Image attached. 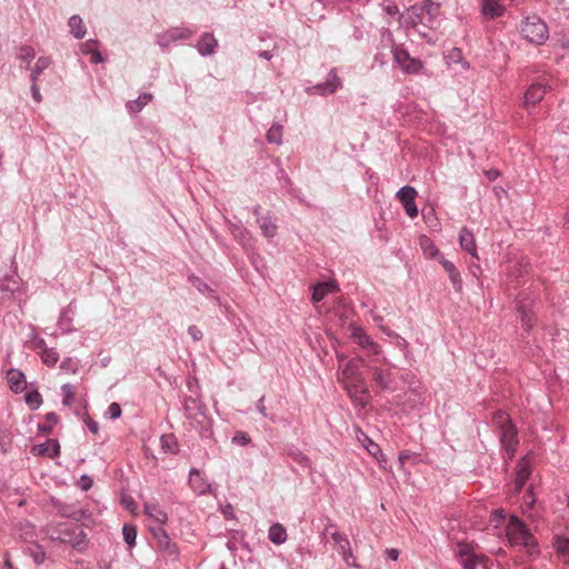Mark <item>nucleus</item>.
I'll list each match as a JSON object with an SVG mask.
<instances>
[{
  "label": "nucleus",
  "instance_id": "1",
  "mask_svg": "<svg viewBox=\"0 0 569 569\" xmlns=\"http://www.w3.org/2000/svg\"><path fill=\"white\" fill-rule=\"evenodd\" d=\"M508 541L513 547H523L531 557L540 555L539 543L527 525L516 515H511L506 528Z\"/></svg>",
  "mask_w": 569,
  "mask_h": 569
},
{
  "label": "nucleus",
  "instance_id": "2",
  "mask_svg": "<svg viewBox=\"0 0 569 569\" xmlns=\"http://www.w3.org/2000/svg\"><path fill=\"white\" fill-rule=\"evenodd\" d=\"M438 9V6H433V3L428 6H411L406 13L400 16V23L407 29L420 26L433 28Z\"/></svg>",
  "mask_w": 569,
  "mask_h": 569
},
{
  "label": "nucleus",
  "instance_id": "3",
  "mask_svg": "<svg viewBox=\"0 0 569 569\" xmlns=\"http://www.w3.org/2000/svg\"><path fill=\"white\" fill-rule=\"evenodd\" d=\"M520 33L523 39L536 46H541L549 39V29L537 14L527 16L521 20Z\"/></svg>",
  "mask_w": 569,
  "mask_h": 569
},
{
  "label": "nucleus",
  "instance_id": "4",
  "mask_svg": "<svg viewBox=\"0 0 569 569\" xmlns=\"http://www.w3.org/2000/svg\"><path fill=\"white\" fill-rule=\"evenodd\" d=\"M183 410L186 417L190 420L191 425L199 430H208L211 426V419L206 412L204 405L193 397H186L183 402Z\"/></svg>",
  "mask_w": 569,
  "mask_h": 569
},
{
  "label": "nucleus",
  "instance_id": "5",
  "mask_svg": "<svg viewBox=\"0 0 569 569\" xmlns=\"http://www.w3.org/2000/svg\"><path fill=\"white\" fill-rule=\"evenodd\" d=\"M497 423L500 428V442L502 448L507 451L509 458L515 453L516 446L518 445V432L516 427L511 423L509 417L499 412L496 417Z\"/></svg>",
  "mask_w": 569,
  "mask_h": 569
},
{
  "label": "nucleus",
  "instance_id": "6",
  "mask_svg": "<svg viewBox=\"0 0 569 569\" xmlns=\"http://www.w3.org/2000/svg\"><path fill=\"white\" fill-rule=\"evenodd\" d=\"M391 53L395 64L406 74H418L423 68L421 60L411 57L401 44H392Z\"/></svg>",
  "mask_w": 569,
  "mask_h": 569
},
{
  "label": "nucleus",
  "instance_id": "7",
  "mask_svg": "<svg viewBox=\"0 0 569 569\" xmlns=\"http://www.w3.org/2000/svg\"><path fill=\"white\" fill-rule=\"evenodd\" d=\"M457 556L465 569L487 568L489 561L486 556L472 552L468 545L459 546Z\"/></svg>",
  "mask_w": 569,
  "mask_h": 569
},
{
  "label": "nucleus",
  "instance_id": "8",
  "mask_svg": "<svg viewBox=\"0 0 569 569\" xmlns=\"http://www.w3.org/2000/svg\"><path fill=\"white\" fill-rule=\"evenodd\" d=\"M325 535H329L331 539L338 547L339 553L342 556L345 562L350 565V559L352 558V552L350 548V541L348 537L341 532H339L336 528V525L329 522L325 528Z\"/></svg>",
  "mask_w": 569,
  "mask_h": 569
},
{
  "label": "nucleus",
  "instance_id": "9",
  "mask_svg": "<svg viewBox=\"0 0 569 569\" xmlns=\"http://www.w3.org/2000/svg\"><path fill=\"white\" fill-rule=\"evenodd\" d=\"M59 533L58 539L73 548L80 549L86 542V533L78 526L60 525Z\"/></svg>",
  "mask_w": 569,
  "mask_h": 569
},
{
  "label": "nucleus",
  "instance_id": "10",
  "mask_svg": "<svg viewBox=\"0 0 569 569\" xmlns=\"http://www.w3.org/2000/svg\"><path fill=\"white\" fill-rule=\"evenodd\" d=\"M397 199L403 206L406 213L410 218L418 216V208L416 204V198L418 197L417 190L411 186H405L400 188L396 193Z\"/></svg>",
  "mask_w": 569,
  "mask_h": 569
},
{
  "label": "nucleus",
  "instance_id": "11",
  "mask_svg": "<svg viewBox=\"0 0 569 569\" xmlns=\"http://www.w3.org/2000/svg\"><path fill=\"white\" fill-rule=\"evenodd\" d=\"M21 288V278L17 274L4 276L0 279V303L13 298Z\"/></svg>",
  "mask_w": 569,
  "mask_h": 569
},
{
  "label": "nucleus",
  "instance_id": "12",
  "mask_svg": "<svg viewBox=\"0 0 569 569\" xmlns=\"http://www.w3.org/2000/svg\"><path fill=\"white\" fill-rule=\"evenodd\" d=\"M533 300L529 297H518L516 308L520 315L521 323L525 330H530L533 327L532 313Z\"/></svg>",
  "mask_w": 569,
  "mask_h": 569
},
{
  "label": "nucleus",
  "instance_id": "13",
  "mask_svg": "<svg viewBox=\"0 0 569 569\" xmlns=\"http://www.w3.org/2000/svg\"><path fill=\"white\" fill-rule=\"evenodd\" d=\"M342 86L341 79L337 74V69L332 68L325 82L317 83L312 87V92L321 96H328L335 93Z\"/></svg>",
  "mask_w": 569,
  "mask_h": 569
},
{
  "label": "nucleus",
  "instance_id": "14",
  "mask_svg": "<svg viewBox=\"0 0 569 569\" xmlns=\"http://www.w3.org/2000/svg\"><path fill=\"white\" fill-rule=\"evenodd\" d=\"M189 486L198 496L212 493L213 491L211 483H209L207 479L201 475V472L196 468H192L189 471Z\"/></svg>",
  "mask_w": 569,
  "mask_h": 569
},
{
  "label": "nucleus",
  "instance_id": "15",
  "mask_svg": "<svg viewBox=\"0 0 569 569\" xmlns=\"http://www.w3.org/2000/svg\"><path fill=\"white\" fill-rule=\"evenodd\" d=\"M353 340L363 349H367L370 355L379 356L381 347L375 342L360 327H355L351 332Z\"/></svg>",
  "mask_w": 569,
  "mask_h": 569
},
{
  "label": "nucleus",
  "instance_id": "16",
  "mask_svg": "<svg viewBox=\"0 0 569 569\" xmlns=\"http://www.w3.org/2000/svg\"><path fill=\"white\" fill-rule=\"evenodd\" d=\"M338 290L339 284L336 280L317 282L315 286H312L311 300L315 303L320 302L326 296L337 292Z\"/></svg>",
  "mask_w": 569,
  "mask_h": 569
},
{
  "label": "nucleus",
  "instance_id": "17",
  "mask_svg": "<svg viewBox=\"0 0 569 569\" xmlns=\"http://www.w3.org/2000/svg\"><path fill=\"white\" fill-rule=\"evenodd\" d=\"M218 48V40L210 32H204L201 34L198 43L196 44V49L199 54L202 57H209L216 53Z\"/></svg>",
  "mask_w": 569,
  "mask_h": 569
},
{
  "label": "nucleus",
  "instance_id": "18",
  "mask_svg": "<svg viewBox=\"0 0 569 569\" xmlns=\"http://www.w3.org/2000/svg\"><path fill=\"white\" fill-rule=\"evenodd\" d=\"M547 92V87L541 82L532 83L525 93V104L535 107L539 103Z\"/></svg>",
  "mask_w": 569,
  "mask_h": 569
},
{
  "label": "nucleus",
  "instance_id": "19",
  "mask_svg": "<svg viewBox=\"0 0 569 569\" xmlns=\"http://www.w3.org/2000/svg\"><path fill=\"white\" fill-rule=\"evenodd\" d=\"M531 475V468L526 458H522L516 466L515 491L520 492Z\"/></svg>",
  "mask_w": 569,
  "mask_h": 569
},
{
  "label": "nucleus",
  "instance_id": "20",
  "mask_svg": "<svg viewBox=\"0 0 569 569\" xmlns=\"http://www.w3.org/2000/svg\"><path fill=\"white\" fill-rule=\"evenodd\" d=\"M439 261L442 264L446 272L448 273L449 279L453 286V289L457 292H461L462 288H463V282H462V278H461L459 270L456 268V266L451 261L445 259L443 257H440Z\"/></svg>",
  "mask_w": 569,
  "mask_h": 569
},
{
  "label": "nucleus",
  "instance_id": "21",
  "mask_svg": "<svg viewBox=\"0 0 569 569\" xmlns=\"http://www.w3.org/2000/svg\"><path fill=\"white\" fill-rule=\"evenodd\" d=\"M459 244L462 250L478 258L475 236L467 227L461 228L459 232Z\"/></svg>",
  "mask_w": 569,
  "mask_h": 569
},
{
  "label": "nucleus",
  "instance_id": "22",
  "mask_svg": "<svg viewBox=\"0 0 569 569\" xmlns=\"http://www.w3.org/2000/svg\"><path fill=\"white\" fill-rule=\"evenodd\" d=\"M481 13L486 19L492 20L505 13V7L498 0H483Z\"/></svg>",
  "mask_w": 569,
  "mask_h": 569
},
{
  "label": "nucleus",
  "instance_id": "23",
  "mask_svg": "<svg viewBox=\"0 0 569 569\" xmlns=\"http://www.w3.org/2000/svg\"><path fill=\"white\" fill-rule=\"evenodd\" d=\"M7 379L10 389L19 393L26 389V377L24 373L18 369H10L7 373Z\"/></svg>",
  "mask_w": 569,
  "mask_h": 569
},
{
  "label": "nucleus",
  "instance_id": "24",
  "mask_svg": "<svg viewBox=\"0 0 569 569\" xmlns=\"http://www.w3.org/2000/svg\"><path fill=\"white\" fill-rule=\"evenodd\" d=\"M144 513L157 525L163 526L168 521L167 512L158 503H144Z\"/></svg>",
  "mask_w": 569,
  "mask_h": 569
},
{
  "label": "nucleus",
  "instance_id": "25",
  "mask_svg": "<svg viewBox=\"0 0 569 569\" xmlns=\"http://www.w3.org/2000/svg\"><path fill=\"white\" fill-rule=\"evenodd\" d=\"M553 548L561 561L569 566V538L561 535L555 536Z\"/></svg>",
  "mask_w": 569,
  "mask_h": 569
},
{
  "label": "nucleus",
  "instance_id": "26",
  "mask_svg": "<svg viewBox=\"0 0 569 569\" xmlns=\"http://www.w3.org/2000/svg\"><path fill=\"white\" fill-rule=\"evenodd\" d=\"M257 222L264 237L273 238L277 234L278 227L270 213L258 217Z\"/></svg>",
  "mask_w": 569,
  "mask_h": 569
},
{
  "label": "nucleus",
  "instance_id": "27",
  "mask_svg": "<svg viewBox=\"0 0 569 569\" xmlns=\"http://www.w3.org/2000/svg\"><path fill=\"white\" fill-rule=\"evenodd\" d=\"M33 450L41 456L54 458L60 453V445L57 440L49 439L43 443H40L33 448Z\"/></svg>",
  "mask_w": 569,
  "mask_h": 569
},
{
  "label": "nucleus",
  "instance_id": "28",
  "mask_svg": "<svg viewBox=\"0 0 569 569\" xmlns=\"http://www.w3.org/2000/svg\"><path fill=\"white\" fill-rule=\"evenodd\" d=\"M98 42L96 40H88L81 44V51L86 56H90V62L98 64L103 62L101 52L97 49Z\"/></svg>",
  "mask_w": 569,
  "mask_h": 569
},
{
  "label": "nucleus",
  "instance_id": "29",
  "mask_svg": "<svg viewBox=\"0 0 569 569\" xmlns=\"http://www.w3.org/2000/svg\"><path fill=\"white\" fill-rule=\"evenodd\" d=\"M359 433L361 437H358V439L360 441L363 442V446L365 448L367 449V451L369 452V455H371L372 457H375L378 461H383L385 460V455L382 453L380 447L378 443L373 442L366 433H363L360 429H359Z\"/></svg>",
  "mask_w": 569,
  "mask_h": 569
},
{
  "label": "nucleus",
  "instance_id": "30",
  "mask_svg": "<svg viewBox=\"0 0 569 569\" xmlns=\"http://www.w3.org/2000/svg\"><path fill=\"white\" fill-rule=\"evenodd\" d=\"M268 538L274 545H282L288 538L287 530L281 523H273L269 528Z\"/></svg>",
  "mask_w": 569,
  "mask_h": 569
},
{
  "label": "nucleus",
  "instance_id": "31",
  "mask_svg": "<svg viewBox=\"0 0 569 569\" xmlns=\"http://www.w3.org/2000/svg\"><path fill=\"white\" fill-rule=\"evenodd\" d=\"M68 26L70 28V32L73 34L76 39H82L86 33L87 29L83 24V21L80 16L74 14L69 18Z\"/></svg>",
  "mask_w": 569,
  "mask_h": 569
},
{
  "label": "nucleus",
  "instance_id": "32",
  "mask_svg": "<svg viewBox=\"0 0 569 569\" xmlns=\"http://www.w3.org/2000/svg\"><path fill=\"white\" fill-rule=\"evenodd\" d=\"M343 380H360L359 366L355 359L346 361L342 368Z\"/></svg>",
  "mask_w": 569,
  "mask_h": 569
},
{
  "label": "nucleus",
  "instance_id": "33",
  "mask_svg": "<svg viewBox=\"0 0 569 569\" xmlns=\"http://www.w3.org/2000/svg\"><path fill=\"white\" fill-rule=\"evenodd\" d=\"M51 59L49 57H40L37 59L34 67L31 70L30 73V81L37 82L39 76L50 67Z\"/></svg>",
  "mask_w": 569,
  "mask_h": 569
},
{
  "label": "nucleus",
  "instance_id": "34",
  "mask_svg": "<svg viewBox=\"0 0 569 569\" xmlns=\"http://www.w3.org/2000/svg\"><path fill=\"white\" fill-rule=\"evenodd\" d=\"M159 549H161L169 558L177 559L179 556V549L177 545L170 539L169 535L166 536L160 542H158Z\"/></svg>",
  "mask_w": 569,
  "mask_h": 569
},
{
  "label": "nucleus",
  "instance_id": "35",
  "mask_svg": "<svg viewBox=\"0 0 569 569\" xmlns=\"http://www.w3.org/2000/svg\"><path fill=\"white\" fill-rule=\"evenodd\" d=\"M152 99L151 93H142L137 99L128 101L127 108L132 113H138Z\"/></svg>",
  "mask_w": 569,
  "mask_h": 569
},
{
  "label": "nucleus",
  "instance_id": "36",
  "mask_svg": "<svg viewBox=\"0 0 569 569\" xmlns=\"http://www.w3.org/2000/svg\"><path fill=\"white\" fill-rule=\"evenodd\" d=\"M419 243H420V247H421L425 256H427L429 258H436V257L440 256L439 249L433 243V241L430 238H428L427 236L420 237Z\"/></svg>",
  "mask_w": 569,
  "mask_h": 569
},
{
  "label": "nucleus",
  "instance_id": "37",
  "mask_svg": "<svg viewBox=\"0 0 569 569\" xmlns=\"http://www.w3.org/2000/svg\"><path fill=\"white\" fill-rule=\"evenodd\" d=\"M370 370L377 385H379L382 389H388L391 383L390 373L382 371L378 367H372Z\"/></svg>",
  "mask_w": 569,
  "mask_h": 569
},
{
  "label": "nucleus",
  "instance_id": "38",
  "mask_svg": "<svg viewBox=\"0 0 569 569\" xmlns=\"http://www.w3.org/2000/svg\"><path fill=\"white\" fill-rule=\"evenodd\" d=\"M266 139L269 143H282V126L273 123L267 131Z\"/></svg>",
  "mask_w": 569,
  "mask_h": 569
},
{
  "label": "nucleus",
  "instance_id": "39",
  "mask_svg": "<svg viewBox=\"0 0 569 569\" xmlns=\"http://www.w3.org/2000/svg\"><path fill=\"white\" fill-rule=\"evenodd\" d=\"M17 57H18L19 60H21V61H23L26 63L24 68L29 69V66H30L31 61L36 57V51L30 46H22V47H20Z\"/></svg>",
  "mask_w": 569,
  "mask_h": 569
},
{
  "label": "nucleus",
  "instance_id": "40",
  "mask_svg": "<svg viewBox=\"0 0 569 569\" xmlns=\"http://www.w3.org/2000/svg\"><path fill=\"white\" fill-rule=\"evenodd\" d=\"M122 536L126 543L130 547L136 545L137 528L134 525L124 523L122 527Z\"/></svg>",
  "mask_w": 569,
  "mask_h": 569
},
{
  "label": "nucleus",
  "instance_id": "41",
  "mask_svg": "<svg viewBox=\"0 0 569 569\" xmlns=\"http://www.w3.org/2000/svg\"><path fill=\"white\" fill-rule=\"evenodd\" d=\"M188 281L202 295H211L213 290L198 276L191 274Z\"/></svg>",
  "mask_w": 569,
  "mask_h": 569
},
{
  "label": "nucleus",
  "instance_id": "42",
  "mask_svg": "<svg viewBox=\"0 0 569 569\" xmlns=\"http://www.w3.org/2000/svg\"><path fill=\"white\" fill-rule=\"evenodd\" d=\"M24 400L31 410H36L42 405V396L37 390L28 391Z\"/></svg>",
  "mask_w": 569,
  "mask_h": 569
},
{
  "label": "nucleus",
  "instance_id": "43",
  "mask_svg": "<svg viewBox=\"0 0 569 569\" xmlns=\"http://www.w3.org/2000/svg\"><path fill=\"white\" fill-rule=\"evenodd\" d=\"M168 31L173 42L177 40L189 39L192 36V31L186 27H173Z\"/></svg>",
  "mask_w": 569,
  "mask_h": 569
},
{
  "label": "nucleus",
  "instance_id": "44",
  "mask_svg": "<svg viewBox=\"0 0 569 569\" xmlns=\"http://www.w3.org/2000/svg\"><path fill=\"white\" fill-rule=\"evenodd\" d=\"M41 359L43 363L47 365L48 367H54L59 361V353L56 351L54 348H49L41 352Z\"/></svg>",
  "mask_w": 569,
  "mask_h": 569
},
{
  "label": "nucleus",
  "instance_id": "45",
  "mask_svg": "<svg viewBox=\"0 0 569 569\" xmlns=\"http://www.w3.org/2000/svg\"><path fill=\"white\" fill-rule=\"evenodd\" d=\"M70 313H72V311L70 307H68L67 309L61 311L60 318L58 320V326L66 332L71 331V329L69 328V326L72 322V317Z\"/></svg>",
  "mask_w": 569,
  "mask_h": 569
},
{
  "label": "nucleus",
  "instance_id": "46",
  "mask_svg": "<svg viewBox=\"0 0 569 569\" xmlns=\"http://www.w3.org/2000/svg\"><path fill=\"white\" fill-rule=\"evenodd\" d=\"M61 391L63 396L62 403L64 406H70L74 399V387L70 383H64L61 387Z\"/></svg>",
  "mask_w": 569,
  "mask_h": 569
},
{
  "label": "nucleus",
  "instance_id": "47",
  "mask_svg": "<svg viewBox=\"0 0 569 569\" xmlns=\"http://www.w3.org/2000/svg\"><path fill=\"white\" fill-rule=\"evenodd\" d=\"M60 369L67 373H76L79 369V362L73 358H66L61 362Z\"/></svg>",
  "mask_w": 569,
  "mask_h": 569
},
{
  "label": "nucleus",
  "instance_id": "48",
  "mask_svg": "<svg viewBox=\"0 0 569 569\" xmlns=\"http://www.w3.org/2000/svg\"><path fill=\"white\" fill-rule=\"evenodd\" d=\"M121 413H122L121 407L117 402H112L111 405H109V407L106 411V416L110 419H118L121 417Z\"/></svg>",
  "mask_w": 569,
  "mask_h": 569
},
{
  "label": "nucleus",
  "instance_id": "49",
  "mask_svg": "<svg viewBox=\"0 0 569 569\" xmlns=\"http://www.w3.org/2000/svg\"><path fill=\"white\" fill-rule=\"evenodd\" d=\"M156 41L161 48H168L170 43L173 42L168 30L163 33L157 34Z\"/></svg>",
  "mask_w": 569,
  "mask_h": 569
},
{
  "label": "nucleus",
  "instance_id": "50",
  "mask_svg": "<svg viewBox=\"0 0 569 569\" xmlns=\"http://www.w3.org/2000/svg\"><path fill=\"white\" fill-rule=\"evenodd\" d=\"M353 400L358 402L360 406L365 407L367 405L368 391L366 388H361V390L356 389Z\"/></svg>",
  "mask_w": 569,
  "mask_h": 569
},
{
  "label": "nucleus",
  "instance_id": "51",
  "mask_svg": "<svg viewBox=\"0 0 569 569\" xmlns=\"http://www.w3.org/2000/svg\"><path fill=\"white\" fill-rule=\"evenodd\" d=\"M536 498L533 496L532 489L528 488L523 495V507L526 509H531L535 506Z\"/></svg>",
  "mask_w": 569,
  "mask_h": 569
},
{
  "label": "nucleus",
  "instance_id": "52",
  "mask_svg": "<svg viewBox=\"0 0 569 569\" xmlns=\"http://www.w3.org/2000/svg\"><path fill=\"white\" fill-rule=\"evenodd\" d=\"M232 441L240 446H247L250 443L251 439L247 432L239 431L234 435Z\"/></svg>",
  "mask_w": 569,
  "mask_h": 569
},
{
  "label": "nucleus",
  "instance_id": "53",
  "mask_svg": "<svg viewBox=\"0 0 569 569\" xmlns=\"http://www.w3.org/2000/svg\"><path fill=\"white\" fill-rule=\"evenodd\" d=\"M410 29H413L421 38L426 39L427 41H431L432 40V36H431V29L432 28H427V27H411Z\"/></svg>",
  "mask_w": 569,
  "mask_h": 569
},
{
  "label": "nucleus",
  "instance_id": "54",
  "mask_svg": "<svg viewBox=\"0 0 569 569\" xmlns=\"http://www.w3.org/2000/svg\"><path fill=\"white\" fill-rule=\"evenodd\" d=\"M230 231L236 238H239L240 240H243L247 236H249V232L246 229L237 224H231Z\"/></svg>",
  "mask_w": 569,
  "mask_h": 569
},
{
  "label": "nucleus",
  "instance_id": "55",
  "mask_svg": "<svg viewBox=\"0 0 569 569\" xmlns=\"http://www.w3.org/2000/svg\"><path fill=\"white\" fill-rule=\"evenodd\" d=\"M150 530L152 532V536L156 538L157 543L160 542L166 536H168L167 531L160 525H158L157 527H152Z\"/></svg>",
  "mask_w": 569,
  "mask_h": 569
},
{
  "label": "nucleus",
  "instance_id": "56",
  "mask_svg": "<svg viewBox=\"0 0 569 569\" xmlns=\"http://www.w3.org/2000/svg\"><path fill=\"white\" fill-rule=\"evenodd\" d=\"M188 333L194 341H199L203 337L202 331L194 325L188 327Z\"/></svg>",
  "mask_w": 569,
  "mask_h": 569
},
{
  "label": "nucleus",
  "instance_id": "57",
  "mask_svg": "<svg viewBox=\"0 0 569 569\" xmlns=\"http://www.w3.org/2000/svg\"><path fill=\"white\" fill-rule=\"evenodd\" d=\"M84 423L91 433L97 435L99 432V423L91 417L88 416L84 419Z\"/></svg>",
  "mask_w": 569,
  "mask_h": 569
},
{
  "label": "nucleus",
  "instance_id": "58",
  "mask_svg": "<svg viewBox=\"0 0 569 569\" xmlns=\"http://www.w3.org/2000/svg\"><path fill=\"white\" fill-rule=\"evenodd\" d=\"M31 96L33 98V100L37 102V103H40L42 101V96L40 93V89L37 84V82H31Z\"/></svg>",
  "mask_w": 569,
  "mask_h": 569
},
{
  "label": "nucleus",
  "instance_id": "59",
  "mask_svg": "<svg viewBox=\"0 0 569 569\" xmlns=\"http://www.w3.org/2000/svg\"><path fill=\"white\" fill-rule=\"evenodd\" d=\"M80 487L82 490H89L92 487V479L88 476L80 478Z\"/></svg>",
  "mask_w": 569,
  "mask_h": 569
},
{
  "label": "nucleus",
  "instance_id": "60",
  "mask_svg": "<svg viewBox=\"0 0 569 569\" xmlns=\"http://www.w3.org/2000/svg\"><path fill=\"white\" fill-rule=\"evenodd\" d=\"M46 420L49 423L48 430L51 428V426L57 425L59 421V417L56 412H48L46 415Z\"/></svg>",
  "mask_w": 569,
  "mask_h": 569
},
{
  "label": "nucleus",
  "instance_id": "61",
  "mask_svg": "<svg viewBox=\"0 0 569 569\" xmlns=\"http://www.w3.org/2000/svg\"><path fill=\"white\" fill-rule=\"evenodd\" d=\"M257 410L260 412V415L262 417H264V418L268 417L267 408L264 406V397L263 396L257 402Z\"/></svg>",
  "mask_w": 569,
  "mask_h": 569
},
{
  "label": "nucleus",
  "instance_id": "62",
  "mask_svg": "<svg viewBox=\"0 0 569 569\" xmlns=\"http://www.w3.org/2000/svg\"><path fill=\"white\" fill-rule=\"evenodd\" d=\"M385 552H386L387 558L392 560V561H397L398 558H399V550L398 549L389 548Z\"/></svg>",
  "mask_w": 569,
  "mask_h": 569
},
{
  "label": "nucleus",
  "instance_id": "63",
  "mask_svg": "<svg viewBox=\"0 0 569 569\" xmlns=\"http://www.w3.org/2000/svg\"><path fill=\"white\" fill-rule=\"evenodd\" d=\"M485 174L490 181H493L500 176V172L497 169H490L487 170Z\"/></svg>",
  "mask_w": 569,
  "mask_h": 569
},
{
  "label": "nucleus",
  "instance_id": "64",
  "mask_svg": "<svg viewBox=\"0 0 569 569\" xmlns=\"http://www.w3.org/2000/svg\"><path fill=\"white\" fill-rule=\"evenodd\" d=\"M34 346L36 348L40 349L41 352H43V350L49 349L46 345V341L42 338L34 339Z\"/></svg>",
  "mask_w": 569,
  "mask_h": 569
}]
</instances>
